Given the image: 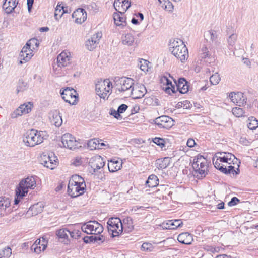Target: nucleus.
Returning a JSON list of instances; mask_svg holds the SVG:
<instances>
[{"instance_id":"f257e3e1","label":"nucleus","mask_w":258,"mask_h":258,"mask_svg":"<svg viewBox=\"0 0 258 258\" xmlns=\"http://www.w3.org/2000/svg\"><path fill=\"white\" fill-rule=\"evenodd\" d=\"M234 160H237L235 156L228 152H217L212 159L214 167L225 174L236 172L235 169H237L239 165L234 163Z\"/></svg>"},{"instance_id":"f03ea898","label":"nucleus","mask_w":258,"mask_h":258,"mask_svg":"<svg viewBox=\"0 0 258 258\" xmlns=\"http://www.w3.org/2000/svg\"><path fill=\"white\" fill-rule=\"evenodd\" d=\"M169 50L182 62H184L188 57V49L183 42L180 39L173 40L170 43Z\"/></svg>"},{"instance_id":"7ed1b4c3","label":"nucleus","mask_w":258,"mask_h":258,"mask_svg":"<svg viewBox=\"0 0 258 258\" xmlns=\"http://www.w3.org/2000/svg\"><path fill=\"white\" fill-rule=\"evenodd\" d=\"M44 133L41 131L31 129L28 131L23 136V141L28 147H34L43 142Z\"/></svg>"},{"instance_id":"20e7f679","label":"nucleus","mask_w":258,"mask_h":258,"mask_svg":"<svg viewBox=\"0 0 258 258\" xmlns=\"http://www.w3.org/2000/svg\"><path fill=\"white\" fill-rule=\"evenodd\" d=\"M192 166L199 178L204 177L207 174L208 164L207 159L203 156L198 155L195 157Z\"/></svg>"},{"instance_id":"39448f33","label":"nucleus","mask_w":258,"mask_h":258,"mask_svg":"<svg viewBox=\"0 0 258 258\" xmlns=\"http://www.w3.org/2000/svg\"><path fill=\"white\" fill-rule=\"evenodd\" d=\"M112 84L109 79L98 80L95 86L97 94L101 98L105 99L112 92Z\"/></svg>"},{"instance_id":"423d86ee","label":"nucleus","mask_w":258,"mask_h":258,"mask_svg":"<svg viewBox=\"0 0 258 258\" xmlns=\"http://www.w3.org/2000/svg\"><path fill=\"white\" fill-rule=\"evenodd\" d=\"M36 186V181L33 176L28 177L22 179L19 183L16 188L17 194L18 197L25 196L28 191V189H33Z\"/></svg>"},{"instance_id":"0eeeda50","label":"nucleus","mask_w":258,"mask_h":258,"mask_svg":"<svg viewBox=\"0 0 258 258\" xmlns=\"http://www.w3.org/2000/svg\"><path fill=\"white\" fill-rule=\"evenodd\" d=\"M81 229L87 234L94 235L99 234L103 231V226L96 221H90L84 224Z\"/></svg>"},{"instance_id":"6e6552de","label":"nucleus","mask_w":258,"mask_h":258,"mask_svg":"<svg viewBox=\"0 0 258 258\" xmlns=\"http://www.w3.org/2000/svg\"><path fill=\"white\" fill-rule=\"evenodd\" d=\"M107 223L108 231L111 233L113 237L117 236L122 232V224L119 218H110Z\"/></svg>"},{"instance_id":"1a4fd4ad","label":"nucleus","mask_w":258,"mask_h":258,"mask_svg":"<svg viewBox=\"0 0 258 258\" xmlns=\"http://www.w3.org/2000/svg\"><path fill=\"white\" fill-rule=\"evenodd\" d=\"M117 89L120 92H126L127 95L130 93L134 83V80L127 77H121L116 80Z\"/></svg>"},{"instance_id":"9d476101","label":"nucleus","mask_w":258,"mask_h":258,"mask_svg":"<svg viewBox=\"0 0 258 258\" xmlns=\"http://www.w3.org/2000/svg\"><path fill=\"white\" fill-rule=\"evenodd\" d=\"M40 161L44 166L50 169H54L57 164V159L52 153L42 155Z\"/></svg>"},{"instance_id":"9b49d317","label":"nucleus","mask_w":258,"mask_h":258,"mask_svg":"<svg viewBox=\"0 0 258 258\" xmlns=\"http://www.w3.org/2000/svg\"><path fill=\"white\" fill-rule=\"evenodd\" d=\"M61 142L63 147L71 150L76 148L78 145V142L71 134L66 133L61 137Z\"/></svg>"},{"instance_id":"f8f14e48","label":"nucleus","mask_w":258,"mask_h":258,"mask_svg":"<svg viewBox=\"0 0 258 258\" xmlns=\"http://www.w3.org/2000/svg\"><path fill=\"white\" fill-rule=\"evenodd\" d=\"M62 98L70 104H74L76 102L77 93L73 88H67L62 91L60 90Z\"/></svg>"},{"instance_id":"ddd939ff","label":"nucleus","mask_w":258,"mask_h":258,"mask_svg":"<svg viewBox=\"0 0 258 258\" xmlns=\"http://www.w3.org/2000/svg\"><path fill=\"white\" fill-rule=\"evenodd\" d=\"M73 180L71 182H69L68 185V192L72 197H77L80 195L83 194L85 192L86 188V184H82L80 185H73L74 182Z\"/></svg>"},{"instance_id":"4468645a","label":"nucleus","mask_w":258,"mask_h":258,"mask_svg":"<svg viewBox=\"0 0 258 258\" xmlns=\"http://www.w3.org/2000/svg\"><path fill=\"white\" fill-rule=\"evenodd\" d=\"M147 90L145 86L141 84H134L128 95L134 99L143 97L146 93Z\"/></svg>"},{"instance_id":"2eb2a0df","label":"nucleus","mask_w":258,"mask_h":258,"mask_svg":"<svg viewBox=\"0 0 258 258\" xmlns=\"http://www.w3.org/2000/svg\"><path fill=\"white\" fill-rule=\"evenodd\" d=\"M155 124L161 128L169 129L174 125V120L168 116H161L156 118Z\"/></svg>"},{"instance_id":"dca6fc26","label":"nucleus","mask_w":258,"mask_h":258,"mask_svg":"<svg viewBox=\"0 0 258 258\" xmlns=\"http://www.w3.org/2000/svg\"><path fill=\"white\" fill-rule=\"evenodd\" d=\"M72 56L68 50L63 51L57 57V63L60 68L68 66L71 63Z\"/></svg>"},{"instance_id":"f3484780","label":"nucleus","mask_w":258,"mask_h":258,"mask_svg":"<svg viewBox=\"0 0 258 258\" xmlns=\"http://www.w3.org/2000/svg\"><path fill=\"white\" fill-rule=\"evenodd\" d=\"M105 162L102 157L95 155L91 157L89 161V164L94 172L102 168L105 165Z\"/></svg>"},{"instance_id":"a211bd4d","label":"nucleus","mask_w":258,"mask_h":258,"mask_svg":"<svg viewBox=\"0 0 258 258\" xmlns=\"http://www.w3.org/2000/svg\"><path fill=\"white\" fill-rule=\"evenodd\" d=\"M11 200L6 197H0V216H5L11 212Z\"/></svg>"},{"instance_id":"6ab92c4d","label":"nucleus","mask_w":258,"mask_h":258,"mask_svg":"<svg viewBox=\"0 0 258 258\" xmlns=\"http://www.w3.org/2000/svg\"><path fill=\"white\" fill-rule=\"evenodd\" d=\"M101 37L102 33L101 32H97L92 35L91 37L86 41L85 46L86 48L90 51L95 49L98 44Z\"/></svg>"},{"instance_id":"aec40b11","label":"nucleus","mask_w":258,"mask_h":258,"mask_svg":"<svg viewBox=\"0 0 258 258\" xmlns=\"http://www.w3.org/2000/svg\"><path fill=\"white\" fill-rule=\"evenodd\" d=\"M33 56L32 49L24 46L19 54L20 63L22 64L29 61Z\"/></svg>"},{"instance_id":"412c9836","label":"nucleus","mask_w":258,"mask_h":258,"mask_svg":"<svg viewBox=\"0 0 258 258\" xmlns=\"http://www.w3.org/2000/svg\"><path fill=\"white\" fill-rule=\"evenodd\" d=\"M231 101L238 106H242L246 103V98L241 92H232L229 94Z\"/></svg>"},{"instance_id":"4be33fe9","label":"nucleus","mask_w":258,"mask_h":258,"mask_svg":"<svg viewBox=\"0 0 258 258\" xmlns=\"http://www.w3.org/2000/svg\"><path fill=\"white\" fill-rule=\"evenodd\" d=\"M47 243V240L45 238L42 237V239H38L31 246V250H33L34 252L36 253H40L46 249Z\"/></svg>"},{"instance_id":"5701e85b","label":"nucleus","mask_w":258,"mask_h":258,"mask_svg":"<svg viewBox=\"0 0 258 258\" xmlns=\"http://www.w3.org/2000/svg\"><path fill=\"white\" fill-rule=\"evenodd\" d=\"M72 17L75 19V23L81 24L87 19V13L82 8H79L72 14Z\"/></svg>"},{"instance_id":"b1692460","label":"nucleus","mask_w":258,"mask_h":258,"mask_svg":"<svg viewBox=\"0 0 258 258\" xmlns=\"http://www.w3.org/2000/svg\"><path fill=\"white\" fill-rule=\"evenodd\" d=\"M115 9L120 13H125L131 6L128 0H115L113 4Z\"/></svg>"},{"instance_id":"393cba45","label":"nucleus","mask_w":258,"mask_h":258,"mask_svg":"<svg viewBox=\"0 0 258 258\" xmlns=\"http://www.w3.org/2000/svg\"><path fill=\"white\" fill-rule=\"evenodd\" d=\"M44 205L42 202H38L29 208L26 212L28 217L35 216L42 212Z\"/></svg>"},{"instance_id":"a878e982","label":"nucleus","mask_w":258,"mask_h":258,"mask_svg":"<svg viewBox=\"0 0 258 258\" xmlns=\"http://www.w3.org/2000/svg\"><path fill=\"white\" fill-rule=\"evenodd\" d=\"M50 120L51 123L56 127H59L62 123L61 116L60 115L59 111L54 110L50 113Z\"/></svg>"},{"instance_id":"bb28decb","label":"nucleus","mask_w":258,"mask_h":258,"mask_svg":"<svg viewBox=\"0 0 258 258\" xmlns=\"http://www.w3.org/2000/svg\"><path fill=\"white\" fill-rule=\"evenodd\" d=\"M122 161L113 159L108 163V167L110 172H114L120 170L122 167Z\"/></svg>"},{"instance_id":"cd10ccee","label":"nucleus","mask_w":258,"mask_h":258,"mask_svg":"<svg viewBox=\"0 0 258 258\" xmlns=\"http://www.w3.org/2000/svg\"><path fill=\"white\" fill-rule=\"evenodd\" d=\"M174 83L176 85L177 90H178L181 93L185 94L188 91V85L185 79H179L178 83L174 80Z\"/></svg>"},{"instance_id":"c85d7f7f","label":"nucleus","mask_w":258,"mask_h":258,"mask_svg":"<svg viewBox=\"0 0 258 258\" xmlns=\"http://www.w3.org/2000/svg\"><path fill=\"white\" fill-rule=\"evenodd\" d=\"M177 239L179 242L187 245L190 244L193 241L192 235L188 232L180 234L178 236Z\"/></svg>"},{"instance_id":"c756f323","label":"nucleus","mask_w":258,"mask_h":258,"mask_svg":"<svg viewBox=\"0 0 258 258\" xmlns=\"http://www.w3.org/2000/svg\"><path fill=\"white\" fill-rule=\"evenodd\" d=\"M17 4L18 2H16V0H5L3 4V8L7 13L10 14L16 7Z\"/></svg>"},{"instance_id":"7c9ffc66","label":"nucleus","mask_w":258,"mask_h":258,"mask_svg":"<svg viewBox=\"0 0 258 258\" xmlns=\"http://www.w3.org/2000/svg\"><path fill=\"white\" fill-rule=\"evenodd\" d=\"M124 13H114L113 14V19L115 24L117 26H124L126 25L125 18L124 17Z\"/></svg>"},{"instance_id":"2f4dec72","label":"nucleus","mask_w":258,"mask_h":258,"mask_svg":"<svg viewBox=\"0 0 258 258\" xmlns=\"http://www.w3.org/2000/svg\"><path fill=\"white\" fill-rule=\"evenodd\" d=\"M161 7L169 13H172L174 6L169 0H158Z\"/></svg>"},{"instance_id":"473e14b6","label":"nucleus","mask_w":258,"mask_h":258,"mask_svg":"<svg viewBox=\"0 0 258 258\" xmlns=\"http://www.w3.org/2000/svg\"><path fill=\"white\" fill-rule=\"evenodd\" d=\"M182 221L180 219L171 220L168 221L166 223V226L164 225V226L166 229H175L180 227L182 225ZM163 225H164V224H163Z\"/></svg>"},{"instance_id":"72a5a7b5","label":"nucleus","mask_w":258,"mask_h":258,"mask_svg":"<svg viewBox=\"0 0 258 258\" xmlns=\"http://www.w3.org/2000/svg\"><path fill=\"white\" fill-rule=\"evenodd\" d=\"M56 234L59 239H61L62 242L68 244L69 242L68 234L69 230L67 229H60L57 231Z\"/></svg>"},{"instance_id":"f704fd0d","label":"nucleus","mask_w":258,"mask_h":258,"mask_svg":"<svg viewBox=\"0 0 258 258\" xmlns=\"http://www.w3.org/2000/svg\"><path fill=\"white\" fill-rule=\"evenodd\" d=\"M171 161L169 157L159 159L156 160V165L158 169H165L168 166Z\"/></svg>"},{"instance_id":"c9c22d12","label":"nucleus","mask_w":258,"mask_h":258,"mask_svg":"<svg viewBox=\"0 0 258 258\" xmlns=\"http://www.w3.org/2000/svg\"><path fill=\"white\" fill-rule=\"evenodd\" d=\"M199 56L202 59L210 58L211 53L209 51V48L206 45L204 44L201 46L199 51Z\"/></svg>"},{"instance_id":"e433bc0d","label":"nucleus","mask_w":258,"mask_h":258,"mask_svg":"<svg viewBox=\"0 0 258 258\" xmlns=\"http://www.w3.org/2000/svg\"><path fill=\"white\" fill-rule=\"evenodd\" d=\"M135 41L134 36L131 33L126 34L122 37V43L128 46L133 45L135 43Z\"/></svg>"},{"instance_id":"4c0bfd02","label":"nucleus","mask_w":258,"mask_h":258,"mask_svg":"<svg viewBox=\"0 0 258 258\" xmlns=\"http://www.w3.org/2000/svg\"><path fill=\"white\" fill-rule=\"evenodd\" d=\"M204 36L205 39L207 40H210L212 42L215 41L218 38L217 32L213 29L205 31Z\"/></svg>"},{"instance_id":"58836bf2","label":"nucleus","mask_w":258,"mask_h":258,"mask_svg":"<svg viewBox=\"0 0 258 258\" xmlns=\"http://www.w3.org/2000/svg\"><path fill=\"white\" fill-rule=\"evenodd\" d=\"M162 81L164 84H166L167 86H168L165 89L166 92L169 93V94L171 93V92L172 93L175 92V86L172 84L171 81L168 79L167 77H163L162 78Z\"/></svg>"},{"instance_id":"ea45409f","label":"nucleus","mask_w":258,"mask_h":258,"mask_svg":"<svg viewBox=\"0 0 258 258\" xmlns=\"http://www.w3.org/2000/svg\"><path fill=\"white\" fill-rule=\"evenodd\" d=\"M158 184V179L157 177L152 174L150 175L146 182V185L149 187H154Z\"/></svg>"},{"instance_id":"a19ab883","label":"nucleus","mask_w":258,"mask_h":258,"mask_svg":"<svg viewBox=\"0 0 258 258\" xmlns=\"http://www.w3.org/2000/svg\"><path fill=\"white\" fill-rule=\"evenodd\" d=\"M66 12V11L64 10L63 6L62 5V4L58 3L55 8L54 13L55 19L56 20H58Z\"/></svg>"},{"instance_id":"79ce46f5","label":"nucleus","mask_w":258,"mask_h":258,"mask_svg":"<svg viewBox=\"0 0 258 258\" xmlns=\"http://www.w3.org/2000/svg\"><path fill=\"white\" fill-rule=\"evenodd\" d=\"M73 181V185H80L82 184H86L84 179L79 175H74L72 176L69 182Z\"/></svg>"},{"instance_id":"37998d69","label":"nucleus","mask_w":258,"mask_h":258,"mask_svg":"<svg viewBox=\"0 0 258 258\" xmlns=\"http://www.w3.org/2000/svg\"><path fill=\"white\" fill-rule=\"evenodd\" d=\"M237 34L236 33H232L227 39V42L228 47H233L236 43L237 39Z\"/></svg>"},{"instance_id":"c03bdc74","label":"nucleus","mask_w":258,"mask_h":258,"mask_svg":"<svg viewBox=\"0 0 258 258\" xmlns=\"http://www.w3.org/2000/svg\"><path fill=\"white\" fill-rule=\"evenodd\" d=\"M247 127L250 130H255L258 127V120L254 117L249 118Z\"/></svg>"},{"instance_id":"a18cd8bd","label":"nucleus","mask_w":258,"mask_h":258,"mask_svg":"<svg viewBox=\"0 0 258 258\" xmlns=\"http://www.w3.org/2000/svg\"><path fill=\"white\" fill-rule=\"evenodd\" d=\"M11 254V249L9 247H5L0 251V258H8Z\"/></svg>"},{"instance_id":"49530a36","label":"nucleus","mask_w":258,"mask_h":258,"mask_svg":"<svg viewBox=\"0 0 258 258\" xmlns=\"http://www.w3.org/2000/svg\"><path fill=\"white\" fill-rule=\"evenodd\" d=\"M32 106V104L30 102H29L27 104L21 105L19 107H20V109H21L23 114H25L28 113L31 111Z\"/></svg>"},{"instance_id":"de8ad7c7","label":"nucleus","mask_w":258,"mask_h":258,"mask_svg":"<svg viewBox=\"0 0 258 258\" xmlns=\"http://www.w3.org/2000/svg\"><path fill=\"white\" fill-rule=\"evenodd\" d=\"M87 145L88 148L91 150L98 149V140L96 139L90 140L88 141Z\"/></svg>"},{"instance_id":"09e8293b","label":"nucleus","mask_w":258,"mask_h":258,"mask_svg":"<svg viewBox=\"0 0 258 258\" xmlns=\"http://www.w3.org/2000/svg\"><path fill=\"white\" fill-rule=\"evenodd\" d=\"M149 61L145 60L142 59L138 63V66L140 67V69L144 72L148 71L149 67H148Z\"/></svg>"},{"instance_id":"8fccbe9b","label":"nucleus","mask_w":258,"mask_h":258,"mask_svg":"<svg viewBox=\"0 0 258 258\" xmlns=\"http://www.w3.org/2000/svg\"><path fill=\"white\" fill-rule=\"evenodd\" d=\"M233 114L237 117H240L243 115L244 111L242 108L235 107L232 110Z\"/></svg>"},{"instance_id":"3c124183","label":"nucleus","mask_w":258,"mask_h":258,"mask_svg":"<svg viewBox=\"0 0 258 258\" xmlns=\"http://www.w3.org/2000/svg\"><path fill=\"white\" fill-rule=\"evenodd\" d=\"M220 81V77L218 73H215L210 78V81L211 84L215 85L218 84Z\"/></svg>"},{"instance_id":"603ef678","label":"nucleus","mask_w":258,"mask_h":258,"mask_svg":"<svg viewBox=\"0 0 258 258\" xmlns=\"http://www.w3.org/2000/svg\"><path fill=\"white\" fill-rule=\"evenodd\" d=\"M153 248L152 244L148 242L143 243L141 246L142 250L146 252H151L153 250Z\"/></svg>"},{"instance_id":"864d4df0","label":"nucleus","mask_w":258,"mask_h":258,"mask_svg":"<svg viewBox=\"0 0 258 258\" xmlns=\"http://www.w3.org/2000/svg\"><path fill=\"white\" fill-rule=\"evenodd\" d=\"M23 114H24L22 112L21 109H20V107H19L11 113L10 116L11 118L15 119L17 118L18 116H21Z\"/></svg>"},{"instance_id":"5fc2aeb1","label":"nucleus","mask_w":258,"mask_h":258,"mask_svg":"<svg viewBox=\"0 0 258 258\" xmlns=\"http://www.w3.org/2000/svg\"><path fill=\"white\" fill-rule=\"evenodd\" d=\"M153 142L161 148L165 147V140L164 139L155 137L153 139Z\"/></svg>"},{"instance_id":"6e6d98bb","label":"nucleus","mask_w":258,"mask_h":258,"mask_svg":"<svg viewBox=\"0 0 258 258\" xmlns=\"http://www.w3.org/2000/svg\"><path fill=\"white\" fill-rule=\"evenodd\" d=\"M26 46L29 47L30 48H32V50L35 49L34 46H36V47H37V40L35 39H30L29 41H28L26 45Z\"/></svg>"},{"instance_id":"4d7b16f0","label":"nucleus","mask_w":258,"mask_h":258,"mask_svg":"<svg viewBox=\"0 0 258 258\" xmlns=\"http://www.w3.org/2000/svg\"><path fill=\"white\" fill-rule=\"evenodd\" d=\"M83 163V159L81 157H77L73 159L72 161V164L75 166H79Z\"/></svg>"},{"instance_id":"13d9d810","label":"nucleus","mask_w":258,"mask_h":258,"mask_svg":"<svg viewBox=\"0 0 258 258\" xmlns=\"http://www.w3.org/2000/svg\"><path fill=\"white\" fill-rule=\"evenodd\" d=\"M69 234L72 238L78 239L80 236L81 231L77 229H74L72 231H69Z\"/></svg>"},{"instance_id":"bf43d9fd","label":"nucleus","mask_w":258,"mask_h":258,"mask_svg":"<svg viewBox=\"0 0 258 258\" xmlns=\"http://www.w3.org/2000/svg\"><path fill=\"white\" fill-rule=\"evenodd\" d=\"M239 142L241 144L244 146H248L251 143V140L248 139L245 136H241L240 138Z\"/></svg>"},{"instance_id":"052dcab7","label":"nucleus","mask_w":258,"mask_h":258,"mask_svg":"<svg viewBox=\"0 0 258 258\" xmlns=\"http://www.w3.org/2000/svg\"><path fill=\"white\" fill-rule=\"evenodd\" d=\"M110 114L113 116L115 118L118 120H121L122 118V117L118 112V110H115V109H111L110 110Z\"/></svg>"},{"instance_id":"680f3d73","label":"nucleus","mask_w":258,"mask_h":258,"mask_svg":"<svg viewBox=\"0 0 258 258\" xmlns=\"http://www.w3.org/2000/svg\"><path fill=\"white\" fill-rule=\"evenodd\" d=\"M127 107L128 106L124 104H122L121 105H120L117 109L119 114L123 113L127 109Z\"/></svg>"},{"instance_id":"e2e57ef3","label":"nucleus","mask_w":258,"mask_h":258,"mask_svg":"<svg viewBox=\"0 0 258 258\" xmlns=\"http://www.w3.org/2000/svg\"><path fill=\"white\" fill-rule=\"evenodd\" d=\"M239 201V199L236 197H233L231 200L228 203L229 206H233L235 205Z\"/></svg>"},{"instance_id":"0e129e2a","label":"nucleus","mask_w":258,"mask_h":258,"mask_svg":"<svg viewBox=\"0 0 258 258\" xmlns=\"http://www.w3.org/2000/svg\"><path fill=\"white\" fill-rule=\"evenodd\" d=\"M186 145L189 147H193L196 145L195 141L193 139L190 138L187 140Z\"/></svg>"},{"instance_id":"69168bd1","label":"nucleus","mask_w":258,"mask_h":258,"mask_svg":"<svg viewBox=\"0 0 258 258\" xmlns=\"http://www.w3.org/2000/svg\"><path fill=\"white\" fill-rule=\"evenodd\" d=\"M191 106V104H190V102L187 100L183 101V107L184 109H188L190 108Z\"/></svg>"},{"instance_id":"338daca9","label":"nucleus","mask_w":258,"mask_h":258,"mask_svg":"<svg viewBox=\"0 0 258 258\" xmlns=\"http://www.w3.org/2000/svg\"><path fill=\"white\" fill-rule=\"evenodd\" d=\"M33 0H27V6L29 11H30L32 7Z\"/></svg>"},{"instance_id":"774afa93","label":"nucleus","mask_w":258,"mask_h":258,"mask_svg":"<svg viewBox=\"0 0 258 258\" xmlns=\"http://www.w3.org/2000/svg\"><path fill=\"white\" fill-rule=\"evenodd\" d=\"M224 208V203L221 202L217 205V208L219 209H223Z\"/></svg>"}]
</instances>
